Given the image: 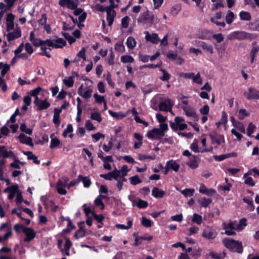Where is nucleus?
Instances as JSON below:
<instances>
[{"mask_svg": "<svg viewBox=\"0 0 259 259\" xmlns=\"http://www.w3.org/2000/svg\"><path fill=\"white\" fill-rule=\"evenodd\" d=\"M93 92V82L88 78L85 79V83L80 85L77 91L78 94L85 99L90 98Z\"/></svg>", "mask_w": 259, "mask_h": 259, "instance_id": "nucleus-1", "label": "nucleus"}, {"mask_svg": "<svg viewBox=\"0 0 259 259\" xmlns=\"http://www.w3.org/2000/svg\"><path fill=\"white\" fill-rule=\"evenodd\" d=\"M223 243L226 247L232 251L241 253L243 251L242 243L238 241L226 238L223 239Z\"/></svg>", "mask_w": 259, "mask_h": 259, "instance_id": "nucleus-2", "label": "nucleus"}, {"mask_svg": "<svg viewBox=\"0 0 259 259\" xmlns=\"http://www.w3.org/2000/svg\"><path fill=\"white\" fill-rule=\"evenodd\" d=\"M30 40L35 46H40L42 51V55L46 56L48 58H50L51 55L48 51H47V48L46 47V41H42L39 39L36 38L34 36L33 32H31L30 35Z\"/></svg>", "mask_w": 259, "mask_h": 259, "instance_id": "nucleus-3", "label": "nucleus"}, {"mask_svg": "<svg viewBox=\"0 0 259 259\" xmlns=\"http://www.w3.org/2000/svg\"><path fill=\"white\" fill-rule=\"evenodd\" d=\"M253 34L243 31H235L230 33L227 36V38L229 40L251 38Z\"/></svg>", "mask_w": 259, "mask_h": 259, "instance_id": "nucleus-4", "label": "nucleus"}, {"mask_svg": "<svg viewBox=\"0 0 259 259\" xmlns=\"http://www.w3.org/2000/svg\"><path fill=\"white\" fill-rule=\"evenodd\" d=\"M46 47L47 50H51V49H59L62 48L66 45V41L61 38H59L54 39H48L46 40Z\"/></svg>", "mask_w": 259, "mask_h": 259, "instance_id": "nucleus-5", "label": "nucleus"}, {"mask_svg": "<svg viewBox=\"0 0 259 259\" xmlns=\"http://www.w3.org/2000/svg\"><path fill=\"white\" fill-rule=\"evenodd\" d=\"M166 130L162 129L154 128L149 131L147 134V137L152 140H159L164 136V132Z\"/></svg>", "mask_w": 259, "mask_h": 259, "instance_id": "nucleus-6", "label": "nucleus"}, {"mask_svg": "<svg viewBox=\"0 0 259 259\" xmlns=\"http://www.w3.org/2000/svg\"><path fill=\"white\" fill-rule=\"evenodd\" d=\"M8 33L5 36L8 41H12L21 36V30L18 24H16V27L12 31H7Z\"/></svg>", "mask_w": 259, "mask_h": 259, "instance_id": "nucleus-7", "label": "nucleus"}, {"mask_svg": "<svg viewBox=\"0 0 259 259\" xmlns=\"http://www.w3.org/2000/svg\"><path fill=\"white\" fill-rule=\"evenodd\" d=\"M217 232L214 229L209 227H206L205 228L203 229L202 234L203 237L209 240L214 239L217 237Z\"/></svg>", "mask_w": 259, "mask_h": 259, "instance_id": "nucleus-8", "label": "nucleus"}, {"mask_svg": "<svg viewBox=\"0 0 259 259\" xmlns=\"http://www.w3.org/2000/svg\"><path fill=\"white\" fill-rule=\"evenodd\" d=\"M244 96L248 100H258L259 91L253 88H249L244 93Z\"/></svg>", "mask_w": 259, "mask_h": 259, "instance_id": "nucleus-9", "label": "nucleus"}, {"mask_svg": "<svg viewBox=\"0 0 259 259\" xmlns=\"http://www.w3.org/2000/svg\"><path fill=\"white\" fill-rule=\"evenodd\" d=\"M174 105V102L169 99H165L161 101L159 104V109L163 112H171V107Z\"/></svg>", "mask_w": 259, "mask_h": 259, "instance_id": "nucleus-10", "label": "nucleus"}, {"mask_svg": "<svg viewBox=\"0 0 259 259\" xmlns=\"http://www.w3.org/2000/svg\"><path fill=\"white\" fill-rule=\"evenodd\" d=\"M15 16L11 13L8 14L6 19L7 31H10L14 29L16 25L14 23Z\"/></svg>", "mask_w": 259, "mask_h": 259, "instance_id": "nucleus-11", "label": "nucleus"}, {"mask_svg": "<svg viewBox=\"0 0 259 259\" xmlns=\"http://www.w3.org/2000/svg\"><path fill=\"white\" fill-rule=\"evenodd\" d=\"M209 137L213 144L220 145L225 142L224 136L223 135L212 134L209 135Z\"/></svg>", "mask_w": 259, "mask_h": 259, "instance_id": "nucleus-12", "label": "nucleus"}, {"mask_svg": "<svg viewBox=\"0 0 259 259\" xmlns=\"http://www.w3.org/2000/svg\"><path fill=\"white\" fill-rule=\"evenodd\" d=\"M34 103L37 108L39 110L47 109L50 106V103L47 100H41L38 97H36Z\"/></svg>", "mask_w": 259, "mask_h": 259, "instance_id": "nucleus-13", "label": "nucleus"}, {"mask_svg": "<svg viewBox=\"0 0 259 259\" xmlns=\"http://www.w3.org/2000/svg\"><path fill=\"white\" fill-rule=\"evenodd\" d=\"M114 8L107 7V21L108 23V25L111 26L114 21V17L116 15V12L114 10Z\"/></svg>", "mask_w": 259, "mask_h": 259, "instance_id": "nucleus-14", "label": "nucleus"}, {"mask_svg": "<svg viewBox=\"0 0 259 259\" xmlns=\"http://www.w3.org/2000/svg\"><path fill=\"white\" fill-rule=\"evenodd\" d=\"M83 224L84 222H81L78 224L79 229L75 232L74 235V237L77 239L85 236L86 231L84 229Z\"/></svg>", "mask_w": 259, "mask_h": 259, "instance_id": "nucleus-15", "label": "nucleus"}, {"mask_svg": "<svg viewBox=\"0 0 259 259\" xmlns=\"http://www.w3.org/2000/svg\"><path fill=\"white\" fill-rule=\"evenodd\" d=\"M199 162L200 159L197 156L192 155L187 164L191 168L195 169L198 167Z\"/></svg>", "mask_w": 259, "mask_h": 259, "instance_id": "nucleus-16", "label": "nucleus"}, {"mask_svg": "<svg viewBox=\"0 0 259 259\" xmlns=\"http://www.w3.org/2000/svg\"><path fill=\"white\" fill-rule=\"evenodd\" d=\"M154 16L151 15L150 12L147 11L142 14L138 19V22L146 23L148 21H152L153 20Z\"/></svg>", "mask_w": 259, "mask_h": 259, "instance_id": "nucleus-17", "label": "nucleus"}, {"mask_svg": "<svg viewBox=\"0 0 259 259\" xmlns=\"http://www.w3.org/2000/svg\"><path fill=\"white\" fill-rule=\"evenodd\" d=\"M145 33V39L147 41L151 42L154 44H157L159 41V38L156 33L150 34L146 31Z\"/></svg>", "mask_w": 259, "mask_h": 259, "instance_id": "nucleus-18", "label": "nucleus"}, {"mask_svg": "<svg viewBox=\"0 0 259 259\" xmlns=\"http://www.w3.org/2000/svg\"><path fill=\"white\" fill-rule=\"evenodd\" d=\"M23 233L26 235V237L25 238V242H30L35 237V233L34 230L31 228H27L24 229Z\"/></svg>", "mask_w": 259, "mask_h": 259, "instance_id": "nucleus-19", "label": "nucleus"}, {"mask_svg": "<svg viewBox=\"0 0 259 259\" xmlns=\"http://www.w3.org/2000/svg\"><path fill=\"white\" fill-rule=\"evenodd\" d=\"M225 255V252L217 253L211 251L206 254V259H224Z\"/></svg>", "mask_w": 259, "mask_h": 259, "instance_id": "nucleus-20", "label": "nucleus"}, {"mask_svg": "<svg viewBox=\"0 0 259 259\" xmlns=\"http://www.w3.org/2000/svg\"><path fill=\"white\" fill-rule=\"evenodd\" d=\"M59 4L61 6H66L71 9L77 7V4L73 0H59Z\"/></svg>", "mask_w": 259, "mask_h": 259, "instance_id": "nucleus-21", "label": "nucleus"}, {"mask_svg": "<svg viewBox=\"0 0 259 259\" xmlns=\"http://www.w3.org/2000/svg\"><path fill=\"white\" fill-rule=\"evenodd\" d=\"M18 139L21 143L29 145L31 147L33 146L32 138L29 137H27L24 134H20Z\"/></svg>", "mask_w": 259, "mask_h": 259, "instance_id": "nucleus-22", "label": "nucleus"}, {"mask_svg": "<svg viewBox=\"0 0 259 259\" xmlns=\"http://www.w3.org/2000/svg\"><path fill=\"white\" fill-rule=\"evenodd\" d=\"M156 118L160 123V127L163 130H167L168 129L167 124L165 123L166 117L163 116L162 114H156Z\"/></svg>", "mask_w": 259, "mask_h": 259, "instance_id": "nucleus-23", "label": "nucleus"}, {"mask_svg": "<svg viewBox=\"0 0 259 259\" xmlns=\"http://www.w3.org/2000/svg\"><path fill=\"white\" fill-rule=\"evenodd\" d=\"M166 193L164 191L159 189L157 187H154L152 190V195L156 198H163Z\"/></svg>", "mask_w": 259, "mask_h": 259, "instance_id": "nucleus-24", "label": "nucleus"}, {"mask_svg": "<svg viewBox=\"0 0 259 259\" xmlns=\"http://www.w3.org/2000/svg\"><path fill=\"white\" fill-rule=\"evenodd\" d=\"M197 45L201 47L207 53H209L210 54H213V48L211 45L207 44L203 41H199Z\"/></svg>", "mask_w": 259, "mask_h": 259, "instance_id": "nucleus-25", "label": "nucleus"}, {"mask_svg": "<svg viewBox=\"0 0 259 259\" xmlns=\"http://www.w3.org/2000/svg\"><path fill=\"white\" fill-rule=\"evenodd\" d=\"M22 152L24 155H27V159L28 160H33V162L37 164L40 163V161L38 160L37 157L33 154L32 152L23 151Z\"/></svg>", "mask_w": 259, "mask_h": 259, "instance_id": "nucleus-26", "label": "nucleus"}, {"mask_svg": "<svg viewBox=\"0 0 259 259\" xmlns=\"http://www.w3.org/2000/svg\"><path fill=\"white\" fill-rule=\"evenodd\" d=\"M199 192L208 196H212L215 193V191L214 189H208L204 185L200 186Z\"/></svg>", "mask_w": 259, "mask_h": 259, "instance_id": "nucleus-27", "label": "nucleus"}, {"mask_svg": "<svg viewBox=\"0 0 259 259\" xmlns=\"http://www.w3.org/2000/svg\"><path fill=\"white\" fill-rule=\"evenodd\" d=\"M166 164L170 169H172L175 172H178L180 168V165L175 160H169L166 162Z\"/></svg>", "mask_w": 259, "mask_h": 259, "instance_id": "nucleus-28", "label": "nucleus"}, {"mask_svg": "<svg viewBox=\"0 0 259 259\" xmlns=\"http://www.w3.org/2000/svg\"><path fill=\"white\" fill-rule=\"evenodd\" d=\"M82 182L84 187L88 188L90 186L91 181L90 179L81 175H79L77 178V182Z\"/></svg>", "mask_w": 259, "mask_h": 259, "instance_id": "nucleus-29", "label": "nucleus"}, {"mask_svg": "<svg viewBox=\"0 0 259 259\" xmlns=\"http://www.w3.org/2000/svg\"><path fill=\"white\" fill-rule=\"evenodd\" d=\"M181 10V7L180 4L174 5L169 10V13L173 16H176Z\"/></svg>", "mask_w": 259, "mask_h": 259, "instance_id": "nucleus-30", "label": "nucleus"}, {"mask_svg": "<svg viewBox=\"0 0 259 259\" xmlns=\"http://www.w3.org/2000/svg\"><path fill=\"white\" fill-rule=\"evenodd\" d=\"M212 201L211 198L202 197L198 200V202L202 206L207 207L212 202Z\"/></svg>", "mask_w": 259, "mask_h": 259, "instance_id": "nucleus-31", "label": "nucleus"}, {"mask_svg": "<svg viewBox=\"0 0 259 259\" xmlns=\"http://www.w3.org/2000/svg\"><path fill=\"white\" fill-rule=\"evenodd\" d=\"M248 28L251 31H259V19L249 23Z\"/></svg>", "mask_w": 259, "mask_h": 259, "instance_id": "nucleus-32", "label": "nucleus"}, {"mask_svg": "<svg viewBox=\"0 0 259 259\" xmlns=\"http://www.w3.org/2000/svg\"><path fill=\"white\" fill-rule=\"evenodd\" d=\"M235 15L233 12L228 11L225 17L226 23L228 24L232 23L234 19Z\"/></svg>", "mask_w": 259, "mask_h": 259, "instance_id": "nucleus-33", "label": "nucleus"}, {"mask_svg": "<svg viewBox=\"0 0 259 259\" xmlns=\"http://www.w3.org/2000/svg\"><path fill=\"white\" fill-rule=\"evenodd\" d=\"M192 80L194 83L199 85L202 84L203 83V80L199 72L196 74L194 73Z\"/></svg>", "mask_w": 259, "mask_h": 259, "instance_id": "nucleus-34", "label": "nucleus"}, {"mask_svg": "<svg viewBox=\"0 0 259 259\" xmlns=\"http://www.w3.org/2000/svg\"><path fill=\"white\" fill-rule=\"evenodd\" d=\"M239 15L240 19L243 21H249L251 18L250 13L245 11H241Z\"/></svg>", "mask_w": 259, "mask_h": 259, "instance_id": "nucleus-35", "label": "nucleus"}, {"mask_svg": "<svg viewBox=\"0 0 259 259\" xmlns=\"http://www.w3.org/2000/svg\"><path fill=\"white\" fill-rule=\"evenodd\" d=\"M137 44V42L135 39L133 37H128L126 40V45L127 47L130 49H134Z\"/></svg>", "mask_w": 259, "mask_h": 259, "instance_id": "nucleus-36", "label": "nucleus"}, {"mask_svg": "<svg viewBox=\"0 0 259 259\" xmlns=\"http://www.w3.org/2000/svg\"><path fill=\"white\" fill-rule=\"evenodd\" d=\"M94 97L96 103L99 104L104 103V107H106V103L103 96H101L98 94H95Z\"/></svg>", "mask_w": 259, "mask_h": 259, "instance_id": "nucleus-37", "label": "nucleus"}, {"mask_svg": "<svg viewBox=\"0 0 259 259\" xmlns=\"http://www.w3.org/2000/svg\"><path fill=\"white\" fill-rule=\"evenodd\" d=\"M72 131H73L72 126L71 124H69L67 125V128H66V130H64V131L63 133V136L64 137H66L68 134H70V135H68V137L70 138H72L73 136V134H71Z\"/></svg>", "mask_w": 259, "mask_h": 259, "instance_id": "nucleus-38", "label": "nucleus"}, {"mask_svg": "<svg viewBox=\"0 0 259 259\" xmlns=\"http://www.w3.org/2000/svg\"><path fill=\"white\" fill-rule=\"evenodd\" d=\"M148 204L147 201L143 200L141 199H139L138 200V201L136 204L135 201H134L133 203V206L137 205L139 208H144L147 207L148 206Z\"/></svg>", "mask_w": 259, "mask_h": 259, "instance_id": "nucleus-39", "label": "nucleus"}, {"mask_svg": "<svg viewBox=\"0 0 259 259\" xmlns=\"http://www.w3.org/2000/svg\"><path fill=\"white\" fill-rule=\"evenodd\" d=\"M9 69V65L7 64H4L3 62H0V69H1V74L3 76H5Z\"/></svg>", "mask_w": 259, "mask_h": 259, "instance_id": "nucleus-40", "label": "nucleus"}, {"mask_svg": "<svg viewBox=\"0 0 259 259\" xmlns=\"http://www.w3.org/2000/svg\"><path fill=\"white\" fill-rule=\"evenodd\" d=\"M107 0H100V2L102 3L105 2ZM110 3V6L107 7L116 8L118 7V4L120 3V0H109Z\"/></svg>", "mask_w": 259, "mask_h": 259, "instance_id": "nucleus-41", "label": "nucleus"}, {"mask_svg": "<svg viewBox=\"0 0 259 259\" xmlns=\"http://www.w3.org/2000/svg\"><path fill=\"white\" fill-rule=\"evenodd\" d=\"M63 83L68 87H73L74 84V79L73 76H68L63 79Z\"/></svg>", "mask_w": 259, "mask_h": 259, "instance_id": "nucleus-42", "label": "nucleus"}, {"mask_svg": "<svg viewBox=\"0 0 259 259\" xmlns=\"http://www.w3.org/2000/svg\"><path fill=\"white\" fill-rule=\"evenodd\" d=\"M184 120L183 118H182L181 117L178 116L176 117L175 119V122H171L170 126L171 128L173 130H177V127L176 125L178 124L181 123V122H182Z\"/></svg>", "mask_w": 259, "mask_h": 259, "instance_id": "nucleus-43", "label": "nucleus"}, {"mask_svg": "<svg viewBox=\"0 0 259 259\" xmlns=\"http://www.w3.org/2000/svg\"><path fill=\"white\" fill-rule=\"evenodd\" d=\"M121 61L123 63H133L134 62V58L130 55H123L120 58Z\"/></svg>", "mask_w": 259, "mask_h": 259, "instance_id": "nucleus-44", "label": "nucleus"}, {"mask_svg": "<svg viewBox=\"0 0 259 259\" xmlns=\"http://www.w3.org/2000/svg\"><path fill=\"white\" fill-rule=\"evenodd\" d=\"M92 8L94 11H98L101 12H103L104 11H106L107 10V7H104L102 5L99 4L92 6Z\"/></svg>", "mask_w": 259, "mask_h": 259, "instance_id": "nucleus-45", "label": "nucleus"}, {"mask_svg": "<svg viewBox=\"0 0 259 259\" xmlns=\"http://www.w3.org/2000/svg\"><path fill=\"white\" fill-rule=\"evenodd\" d=\"M10 151H8L5 149V147L2 146L0 147V157L3 156L4 158L10 157Z\"/></svg>", "mask_w": 259, "mask_h": 259, "instance_id": "nucleus-46", "label": "nucleus"}, {"mask_svg": "<svg viewBox=\"0 0 259 259\" xmlns=\"http://www.w3.org/2000/svg\"><path fill=\"white\" fill-rule=\"evenodd\" d=\"M115 50L120 53H123L125 51V47L122 42H118L115 45Z\"/></svg>", "mask_w": 259, "mask_h": 259, "instance_id": "nucleus-47", "label": "nucleus"}, {"mask_svg": "<svg viewBox=\"0 0 259 259\" xmlns=\"http://www.w3.org/2000/svg\"><path fill=\"white\" fill-rule=\"evenodd\" d=\"M194 189H186L181 191L182 194H183L186 197H191L193 195L194 193Z\"/></svg>", "mask_w": 259, "mask_h": 259, "instance_id": "nucleus-48", "label": "nucleus"}, {"mask_svg": "<svg viewBox=\"0 0 259 259\" xmlns=\"http://www.w3.org/2000/svg\"><path fill=\"white\" fill-rule=\"evenodd\" d=\"M194 72H180L179 75L180 77L185 79H192L193 77Z\"/></svg>", "mask_w": 259, "mask_h": 259, "instance_id": "nucleus-49", "label": "nucleus"}, {"mask_svg": "<svg viewBox=\"0 0 259 259\" xmlns=\"http://www.w3.org/2000/svg\"><path fill=\"white\" fill-rule=\"evenodd\" d=\"M69 104L68 102H64L60 107H57L55 109V113H60L63 110L68 107Z\"/></svg>", "mask_w": 259, "mask_h": 259, "instance_id": "nucleus-50", "label": "nucleus"}, {"mask_svg": "<svg viewBox=\"0 0 259 259\" xmlns=\"http://www.w3.org/2000/svg\"><path fill=\"white\" fill-rule=\"evenodd\" d=\"M160 71L162 73L163 75L160 77V79L162 81L168 80L170 78L169 74L165 70L160 69Z\"/></svg>", "mask_w": 259, "mask_h": 259, "instance_id": "nucleus-51", "label": "nucleus"}, {"mask_svg": "<svg viewBox=\"0 0 259 259\" xmlns=\"http://www.w3.org/2000/svg\"><path fill=\"white\" fill-rule=\"evenodd\" d=\"M141 224L143 226L148 228L152 226V223L151 220L147 219L145 217H143L142 218Z\"/></svg>", "mask_w": 259, "mask_h": 259, "instance_id": "nucleus-52", "label": "nucleus"}, {"mask_svg": "<svg viewBox=\"0 0 259 259\" xmlns=\"http://www.w3.org/2000/svg\"><path fill=\"white\" fill-rule=\"evenodd\" d=\"M130 180L131 184L133 185H136L142 182L137 175L131 177Z\"/></svg>", "mask_w": 259, "mask_h": 259, "instance_id": "nucleus-53", "label": "nucleus"}, {"mask_svg": "<svg viewBox=\"0 0 259 259\" xmlns=\"http://www.w3.org/2000/svg\"><path fill=\"white\" fill-rule=\"evenodd\" d=\"M133 222L131 220H128L127 221V225L125 226L124 225H121V224H117L116 225V227L118 229H128L131 228L132 226Z\"/></svg>", "mask_w": 259, "mask_h": 259, "instance_id": "nucleus-54", "label": "nucleus"}, {"mask_svg": "<svg viewBox=\"0 0 259 259\" xmlns=\"http://www.w3.org/2000/svg\"><path fill=\"white\" fill-rule=\"evenodd\" d=\"M111 176L112 177V179H114L115 180H118L119 177L120 176V171L119 170H117V169H115L112 171L110 172Z\"/></svg>", "mask_w": 259, "mask_h": 259, "instance_id": "nucleus-55", "label": "nucleus"}, {"mask_svg": "<svg viewBox=\"0 0 259 259\" xmlns=\"http://www.w3.org/2000/svg\"><path fill=\"white\" fill-rule=\"evenodd\" d=\"M246 219L245 218H242L240 220L239 224L236 226V230H241L244 227L246 226Z\"/></svg>", "mask_w": 259, "mask_h": 259, "instance_id": "nucleus-56", "label": "nucleus"}, {"mask_svg": "<svg viewBox=\"0 0 259 259\" xmlns=\"http://www.w3.org/2000/svg\"><path fill=\"white\" fill-rule=\"evenodd\" d=\"M20 130L23 132L26 133L27 134L31 135L32 133L31 129L27 128V126L25 124H22L20 125Z\"/></svg>", "mask_w": 259, "mask_h": 259, "instance_id": "nucleus-57", "label": "nucleus"}, {"mask_svg": "<svg viewBox=\"0 0 259 259\" xmlns=\"http://www.w3.org/2000/svg\"><path fill=\"white\" fill-rule=\"evenodd\" d=\"M130 20V18H129V17L125 16L123 17L121 20L122 26L124 28H127L128 26Z\"/></svg>", "mask_w": 259, "mask_h": 259, "instance_id": "nucleus-58", "label": "nucleus"}, {"mask_svg": "<svg viewBox=\"0 0 259 259\" xmlns=\"http://www.w3.org/2000/svg\"><path fill=\"white\" fill-rule=\"evenodd\" d=\"M192 221L200 225L202 222V217L197 213H194L192 218Z\"/></svg>", "mask_w": 259, "mask_h": 259, "instance_id": "nucleus-59", "label": "nucleus"}, {"mask_svg": "<svg viewBox=\"0 0 259 259\" xmlns=\"http://www.w3.org/2000/svg\"><path fill=\"white\" fill-rule=\"evenodd\" d=\"M223 7H224V5L223 4V0H218L216 3L213 5L212 10H214Z\"/></svg>", "mask_w": 259, "mask_h": 259, "instance_id": "nucleus-60", "label": "nucleus"}, {"mask_svg": "<svg viewBox=\"0 0 259 259\" xmlns=\"http://www.w3.org/2000/svg\"><path fill=\"white\" fill-rule=\"evenodd\" d=\"M60 144V141L57 138H52L51 142L50 148L53 149Z\"/></svg>", "mask_w": 259, "mask_h": 259, "instance_id": "nucleus-61", "label": "nucleus"}, {"mask_svg": "<svg viewBox=\"0 0 259 259\" xmlns=\"http://www.w3.org/2000/svg\"><path fill=\"white\" fill-rule=\"evenodd\" d=\"M227 117L226 114H223L220 121L216 123L218 127H219L221 124H226L227 122Z\"/></svg>", "mask_w": 259, "mask_h": 259, "instance_id": "nucleus-62", "label": "nucleus"}, {"mask_svg": "<svg viewBox=\"0 0 259 259\" xmlns=\"http://www.w3.org/2000/svg\"><path fill=\"white\" fill-rule=\"evenodd\" d=\"M139 60L142 62H147L149 60L150 56L140 53L139 54Z\"/></svg>", "mask_w": 259, "mask_h": 259, "instance_id": "nucleus-63", "label": "nucleus"}, {"mask_svg": "<svg viewBox=\"0 0 259 259\" xmlns=\"http://www.w3.org/2000/svg\"><path fill=\"white\" fill-rule=\"evenodd\" d=\"M130 169L128 168L126 165H124L122 166L120 171V175L121 176L125 177L127 175V172L130 171Z\"/></svg>", "mask_w": 259, "mask_h": 259, "instance_id": "nucleus-64", "label": "nucleus"}]
</instances>
